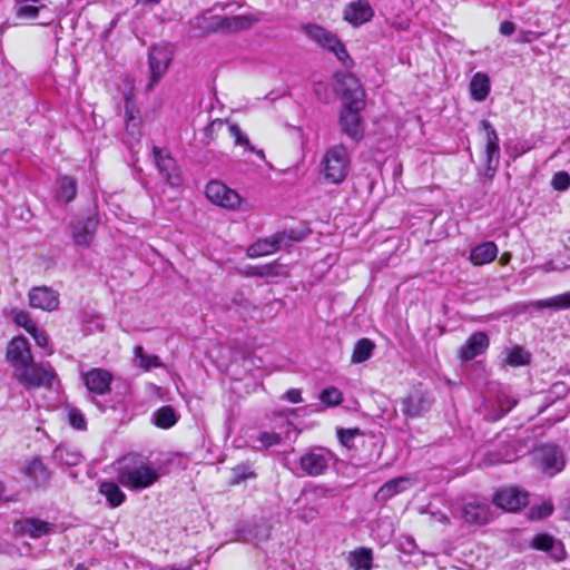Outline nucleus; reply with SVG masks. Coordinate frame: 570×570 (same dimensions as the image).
Returning <instances> with one entry per match:
<instances>
[{
  "mask_svg": "<svg viewBox=\"0 0 570 570\" xmlns=\"http://www.w3.org/2000/svg\"><path fill=\"white\" fill-rule=\"evenodd\" d=\"M410 485V479L399 476L385 482L376 492L375 500L385 502L394 495L405 491Z\"/></svg>",
  "mask_w": 570,
  "mask_h": 570,
  "instance_id": "obj_24",
  "label": "nucleus"
},
{
  "mask_svg": "<svg viewBox=\"0 0 570 570\" xmlns=\"http://www.w3.org/2000/svg\"><path fill=\"white\" fill-rule=\"evenodd\" d=\"M320 400L326 406H336L343 401V394L337 387L331 386L320 393Z\"/></svg>",
  "mask_w": 570,
  "mask_h": 570,
  "instance_id": "obj_42",
  "label": "nucleus"
},
{
  "mask_svg": "<svg viewBox=\"0 0 570 570\" xmlns=\"http://www.w3.org/2000/svg\"><path fill=\"white\" fill-rule=\"evenodd\" d=\"M485 157H487L485 163H487L488 170L495 171V169L499 165L500 146L492 145V144H485Z\"/></svg>",
  "mask_w": 570,
  "mask_h": 570,
  "instance_id": "obj_43",
  "label": "nucleus"
},
{
  "mask_svg": "<svg viewBox=\"0 0 570 570\" xmlns=\"http://www.w3.org/2000/svg\"><path fill=\"white\" fill-rule=\"evenodd\" d=\"M7 360L13 371L21 370L33 361L30 344L23 336L13 337L7 347Z\"/></svg>",
  "mask_w": 570,
  "mask_h": 570,
  "instance_id": "obj_12",
  "label": "nucleus"
},
{
  "mask_svg": "<svg viewBox=\"0 0 570 570\" xmlns=\"http://www.w3.org/2000/svg\"><path fill=\"white\" fill-rule=\"evenodd\" d=\"M269 534H271V528L267 524L262 523V524L255 525V538L258 541L267 540L269 538Z\"/></svg>",
  "mask_w": 570,
  "mask_h": 570,
  "instance_id": "obj_52",
  "label": "nucleus"
},
{
  "mask_svg": "<svg viewBox=\"0 0 570 570\" xmlns=\"http://www.w3.org/2000/svg\"><path fill=\"white\" fill-rule=\"evenodd\" d=\"M13 376L27 390L50 387L53 380V371L48 363H35L33 361L21 370L13 371Z\"/></svg>",
  "mask_w": 570,
  "mask_h": 570,
  "instance_id": "obj_4",
  "label": "nucleus"
},
{
  "mask_svg": "<svg viewBox=\"0 0 570 570\" xmlns=\"http://www.w3.org/2000/svg\"><path fill=\"white\" fill-rule=\"evenodd\" d=\"M283 236H277L272 240L265 239L259 240L247 248V255L249 257H259L274 253L281 248Z\"/></svg>",
  "mask_w": 570,
  "mask_h": 570,
  "instance_id": "obj_29",
  "label": "nucleus"
},
{
  "mask_svg": "<svg viewBox=\"0 0 570 570\" xmlns=\"http://www.w3.org/2000/svg\"><path fill=\"white\" fill-rule=\"evenodd\" d=\"M471 97L475 101H483L490 92V79L483 72H476L470 81Z\"/></svg>",
  "mask_w": 570,
  "mask_h": 570,
  "instance_id": "obj_27",
  "label": "nucleus"
},
{
  "mask_svg": "<svg viewBox=\"0 0 570 570\" xmlns=\"http://www.w3.org/2000/svg\"><path fill=\"white\" fill-rule=\"evenodd\" d=\"M533 306L538 309L543 308H552V309H566L570 308V291L562 293L560 295L547 298L539 299L533 303Z\"/></svg>",
  "mask_w": 570,
  "mask_h": 570,
  "instance_id": "obj_33",
  "label": "nucleus"
},
{
  "mask_svg": "<svg viewBox=\"0 0 570 570\" xmlns=\"http://www.w3.org/2000/svg\"><path fill=\"white\" fill-rule=\"evenodd\" d=\"M0 500L2 501H17V498L16 497H6L4 495V485L2 482H0Z\"/></svg>",
  "mask_w": 570,
  "mask_h": 570,
  "instance_id": "obj_59",
  "label": "nucleus"
},
{
  "mask_svg": "<svg viewBox=\"0 0 570 570\" xmlns=\"http://www.w3.org/2000/svg\"><path fill=\"white\" fill-rule=\"evenodd\" d=\"M553 505L551 502H543L540 505L533 507L530 511L531 519H544L552 514Z\"/></svg>",
  "mask_w": 570,
  "mask_h": 570,
  "instance_id": "obj_47",
  "label": "nucleus"
},
{
  "mask_svg": "<svg viewBox=\"0 0 570 570\" xmlns=\"http://www.w3.org/2000/svg\"><path fill=\"white\" fill-rule=\"evenodd\" d=\"M348 564L354 570H371L373 556L371 549L360 548L350 552Z\"/></svg>",
  "mask_w": 570,
  "mask_h": 570,
  "instance_id": "obj_30",
  "label": "nucleus"
},
{
  "mask_svg": "<svg viewBox=\"0 0 570 570\" xmlns=\"http://www.w3.org/2000/svg\"><path fill=\"white\" fill-rule=\"evenodd\" d=\"M68 421L70 425L77 430L86 429V420L83 414L76 407L68 409Z\"/></svg>",
  "mask_w": 570,
  "mask_h": 570,
  "instance_id": "obj_46",
  "label": "nucleus"
},
{
  "mask_svg": "<svg viewBox=\"0 0 570 570\" xmlns=\"http://www.w3.org/2000/svg\"><path fill=\"white\" fill-rule=\"evenodd\" d=\"M173 56L174 52L167 45H156L149 49L148 66L150 77L147 82V90H154L155 86L166 75Z\"/></svg>",
  "mask_w": 570,
  "mask_h": 570,
  "instance_id": "obj_5",
  "label": "nucleus"
},
{
  "mask_svg": "<svg viewBox=\"0 0 570 570\" xmlns=\"http://www.w3.org/2000/svg\"><path fill=\"white\" fill-rule=\"evenodd\" d=\"M273 265H262V266H247L242 273L245 276H257V277H271L275 275Z\"/></svg>",
  "mask_w": 570,
  "mask_h": 570,
  "instance_id": "obj_44",
  "label": "nucleus"
},
{
  "mask_svg": "<svg viewBox=\"0 0 570 570\" xmlns=\"http://www.w3.org/2000/svg\"><path fill=\"white\" fill-rule=\"evenodd\" d=\"M52 524L39 519H27L23 522V530L32 538H41L50 532Z\"/></svg>",
  "mask_w": 570,
  "mask_h": 570,
  "instance_id": "obj_35",
  "label": "nucleus"
},
{
  "mask_svg": "<svg viewBox=\"0 0 570 570\" xmlns=\"http://www.w3.org/2000/svg\"><path fill=\"white\" fill-rule=\"evenodd\" d=\"M350 154L342 144L326 150L321 161V173L330 184H341L350 169Z\"/></svg>",
  "mask_w": 570,
  "mask_h": 570,
  "instance_id": "obj_2",
  "label": "nucleus"
},
{
  "mask_svg": "<svg viewBox=\"0 0 570 570\" xmlns=\"http://www.w3.org/2000/svg\"><path fill=\"white\" fill-rule=\"evenodd\" d=\"M504 361L512 366H522L530 362V353L521 346H513L507 351Z\"/></svg>",
  "mask_w": 570,
  "mask_h": 570,
  "instance_id": "obj_39",
  "label": "nucleus"
},
{
  "mask_svg": "<svg viewBox=\"0 0 570 570\" xmlns=\"http://www.w3.org/2000/svg\"><path fill=\"white\" fill-rule=\"evenodd\" d=\"M498 246L493 242H484L471 249L470 261L473 265L489 264L495 259Z\"/></svg>",
  "mask_w": 570,
  "mask_h": 570,
  "instance_id": "obj_25",
  "label": "nucleus"
},
{
  "mask_svg": "<svg viewBox=\"0 0 570 570\" xmlns=\"http://www.w3.org/2000/svg\"><path fill=\"white\" fill-rule=\"evenodd\" d=\"M363 108H356V105L347 104L344 106L340 116V126L344 135L354 141H360L364 137V129L361 124L360 111Z\"/></svg>",
  "mask_w": 570,
  "mask_h": 570,
  "instance_id": "obj_9",
  "label": "nucleus"
},
{
  "mask_svg": "<svg viewBox=\"0 0 570 570\" xmlns=\"http://www.w3.org/2000/svg\"><path fill=\"white\" fill-rule=\"evenodd\" d=\"M99 493L106 498L110 508H117L126 500V494L115 482H101L99 485Z\"/></svg>",
  "mask_w": 570,
  "mask_h": 570,
  "instance_id": "obj_28",
  "label": "nucleus"
},
{
  "mask_svg": "<svg viewBox=\"0 0 570 570\" xmlns=\"http://www.w3.org/2000/svg\"><path fill=\"white\" fill-rule=\"evenodd\" d=\"M229 131L232 136L235 137L236 144H244L248 148V150H254V146L250 145L249 140L246 137H243L242 130L237 125H232L229 127Z\"/></svg>",
  "mask_w": 570,
  "mask_h": 570,
  "instance_id": "obj_51",
  "label": "nucleus"
},
{
  "mask_svg": "<svg viewBox=\"0 0 570 570\" xmlns=\"http://www.w3.org/2000/svg\"><path fill=\"white\" fill-rule=\"evenodd\" d=\"M481 126L487 134L485 144L499 145V136L492 125L488 120H482Z\"/></svg>",
  "mask_w": 570,
  "mask_h": 570,
  "instance_id": "obj_49",
  "label": "nucleus"
},
{
  "mask_svg": "<svg viewBox=\"0 0 570 570\" xmlns=\"http://www.w3.org/2000/svg\"><path fill=\"white\" fill-rule=\"evenodd\" d=\"M530 547L549 553L557 561L563 560L566 556L562 542L547 533L535 534L530 542Z\"/></svg>",
  "mask_w": 570,
  "mask_h": 570,
  "instance_id": "obj_19",
  "label": "nucleus"
},
{
  "mask_svg": "<svg viewBox=\"0 0 570 570\" xmlns=\"http://www.w3.org/2000/svg\"><path fill=\"white\" fill-rule=\"evenodd\" d=\"M256 472L249 463H239L232 469L230 483L236 485L248 479H255Z\"/></svg>",
  "mask_w": 570,
  "mask_h": 570,
  "instance_id": "obj_38",
  "label": "nucleus"
},
{
  "mask_svg": "<svg viewBox=\"0 0 570 570\" xmlns=\"http://www.w3.org/2000/svg\"><path fill=\"white\" fill-rule=\"evenodd\" d=\"M490 341L485 333H473L460 347L459 356L462 362H468L483 354L489 347Z\"/></svg>",
  "mask_w": 570,
  "mask_h": 570,
  "instance_id": "obj_18",
  "label": "nucleus"
},
{
  "mask_svg": "<svg viewBox=\"0 0 570 570\" xmlns=\"http://www.w3.org/2000/svg\"><path fill=\"white\" fill-rule=\"evenodd\" d=\"M283 399L287 400L291 403H301L303 401L301 390L298 389H289L284 394Z\"/></svg>",
  "mask_w": 570,
  "mask_h": 570,
  "instance_id": "obj_54",
  "label": "nucleus"
},
{
  "mask_svg": "<svg viewBox=\"0 0 570 570\" xmlns=\"http://www.w3.org/2000/svg\"><path fill=\"white\" fill-rule=\"evenodd\" d=\"M534 456L550 476L562 471L566 465L564 453L558 445L543 444L534 451Z\"/></svg>",
  "mask_w": 570,
  "mask_h": 570,
  "instance_id": "obj_7",
  "label": "nucleus"
},
{
  "mask_svg": "<svg viewBox=\"0 0 570 570\" xmlns=\"http://www.w3.org/2000/svg\"><path fill=\"white\" fill-rule=\"evenodd\" d=\"M153 156L155 165L163 178L170 186H179L181 184V177L175 159L170 157L166 150L156 146L153 148Z\"/></svg>",
  "mask_w": 570,
  "mask_h": 570,
  "instance_id": "obj_11",
  "label": "nucleus"
},
{
  "mask_svg": "<svg viewBox=\"0 0 570 570\" xmlns=\"http://www.w3.org/2000/svg\"><path fill=\"white\" fill-rule=\"evenodd\" d=\"M499 403H500V406H501V413L499 415H497V416H493L492 417L493 420L500 419L501 416H503L504 414L510 412L512 410V407L517 404L515 401H511L509 399H505L504 401L499 399Z\"/></svg>",
  "mask_w": 570,
  "mask_h": 570,
  "instance_id": "obj_53",
  "label": "nucleus"
},
{
  "mask_svg": "<svg viewBox=\"0 0 570 570\" xmlns=\"http://www.w3.org/2000/svg\"><path fill=\"white\" fill-rule=\"evenodd\" d=\"M258 21L259 19L252 14H240L233 17L215 14L212 19V29H219L222 32L234 33L250 29Z\"/></svg>",
  "mask_w": 570,
  "mask_h": 570,
  "instance_id": "obj_10",
  "label": "nucleus"
},
{
  "mask_svg": "<svg viewBox=\"0 0 570 570\" xmlns=\"http://www.w3.org/2000/svg\"><path fill=\"white\" fill-rule=\"evenodd\" d=\"M433 400L422 391H414L402 400V412L407 417H419L430 411Z\"/></svg>",
  "mask_w": 570,
  "mask_h": 570,
  "instance_id": "obj_14",
  "label": "nucleus"
},
{
  "mask_svg": "<svg viewBox=\"0 0 570 570\" xmlns=\"http://www.w3.org/2000/svg\"><path fill=\"white\" fill-rule=\"evenodd\" d=\"M53 459L61 465L76 466L82 462V455L77 450L65 445L55 449Z\"/></svg>",
  "mask_w": 570,
  "mask_h": 570,
  "instance_id": "obj_31",
  "label": "nucleus"
},
{
  "mask_svg": "<svg viewBox=\"0 0 570 570\" xmlns=\"http://www.w3.org/2000/svg\"><path fill=\"white\" fill-rule=\"evenodd\" d=\"M551 185L558 191H564L570 187V175L567 171H558L553 175Z\"/></svg>",
  "mask_w": 570,
  "mask_h": 570,
  "instance_id": "obj_45",
  "label": "nucleus"
},
{
  "mask_svg": "<svg viewBox=\"0 0 570 570\" xmlns=\"http://www.w3.org/2000/svg\"><path fill=\"white\" fill-rule=\"evenodd\" d=\"M137 125L136 124H130L128 122L127 126H126V129L128 132H130L132 136H135V129H136Z\"/></svg>",
  "mask_w": 570,
  "mask_h": 570,
  "instance_id": "obj_61",
  "label": "nucleus"
},
{
  "mask_svg": "<svg viewBox=\"0 0 570 570\" xmlns=\"http://www.w3.org/2000/svg\"><path fill=\"white\" fill-rule=\"evenodd\" d=\"M373 9L365 0L351 2L344 9V19L353 26H360L371 20Z\"/></svg>",
  "mask_w": 570,
  "mask_h": 570,
  "instance_id": "obj_21",
  "label": "nucleus"
},
{
  "mask_svg": "<svg viewBox=\"0 0 570 570\" xmlns=\"http://www.w3.org/2000/svg\"><path fill=\"white\" fill-rule=\"evenodd\" d=\"M463 518L468 523L483 525L493 519V512L487 503H468L463 508Z\"/></svg>",
  "mask_w": 570,
  "mask_h": 570,
  "instance_id": "obj_23",
  "label": "nucleus"
},
{
  "mask_svg": "<svg viewBox=\"0 0 570 570\" xmlns=\"http://www.w3.org/2000/svg\"><path fill=\"white\" fill-rule=\"evenodd\" d=\"M515 31V24L511 21H503L500 24V32L503 36H511Z\"/></svg>",
  "mask_w": 570,
  "mask_h": 570,
  "instance_id": "obj_57",
  "label": "nucleus"
},
{
  "mask_svg": "<svg viewBox=\"0 0 570 570\" xmlns=\"http://www.w3.org/2000/svg\"><path fill=\"white\" fill-rule=\"evenodd\" d=\"M134 354L139 360L140 367L150 370L151 367H161L163 364L157 355H149L140 345L135 346Z\"/></svg>",
  "mask_w": 570,
  "mask_h": 570,
  "instance_id": "obj_41",
  "label": "nucleus"
},
{
  "mask_svg": "<svg viewBox=\"0 0 570 570\" xmlns=\"http://www.w3.org/2000/svg\"><path fill=\"white\" fill-rule=\"evenodd\" d=\"M29 334L33 337L36 344L40 347H45L48 344V338L46 334L38 330L36 326V331H30Z\"/></svg>",
  "mask_w": 570,
  "mask_h": 570,
  "instance_id": "obj_55",
  "label": "nucleus"
},
{
  "mask_svg": "<svg viewBox=\"0 0 570 570\" xmlns=\"http://www.w3.org/2000/svg\"><path fill=\"white\" fill-rule=\"evenodd\" d=\"M252 153H255L259 158L264 159L265 158V154L263 150H250Z\"/></svg>",
  "mask_w": 570,
  "mask_h": 570,
  "instance_id": "obj_63",
  "label": "nucleus"
},
{
  "mask_svg": "<svg viewBox=\"0 0 570 570\" xmlns=\"http://www.w3.org/2000/svg\"><path fill=\"white\" fill-rule=\"evenodd\" d=\"M334 454L322 446L313 448L299 458V468L304 475H323L334 462Z\"/></svg>",
  "mask_w": 570,
  "mask_h": 570,
  "instance_id": "obj_6",
  "label": "nucleus"
},
{
  "mask_svg": "<svg viewBox=\"0 0 570 570\" xmlns=\"http://www.w3.org/2000/svg\"><path fill=\"white\" fill-rule=\"evenodd\" d=\"M375 348V344L370 338H361L358 340L353 348L351 362L353 364H360L367 361Z\"/></svg>",
  "mask_w": 570,
  "mask_h": 570,
  "instance_id": "obj_32",
  "label": "nucleus"
},
{
  "mask_svg": "<svg viewBox=\"0 0 570 570\" xmlns=\"http://www.w3.org/2000/svg\"><path fill=\"white\" fill-rule=\"evenodd\" d=\"M116 472L117 481L135 491L151 487L160 476L146 458L136 454L126 455L118 460Z\"/></svg>",
  "mask_w": 570,
  "mask_h": 570,
  "instance_id": "obj_1",
  "label": "nucleus"
},
{
  "mask_svg": "<svg viewBox=\"0 0 570 570\" xmlns=\"http://www.w3.org/2000/svg\"><path fill=\"white\" fill-rule=\"evenodd\" d=\"M288 236L291 239L296 240V242H298L303 238V235H296L294 230H291Z\"/></svg>",
  "mask_w": 570,
  "mask_h": 570,
  "instance_id": "obj_62",
  "label": "nucleus"
},
{
  "mask_svg": "<svg viewBox=\"0 0 570 570\" xmlns=\"http://www.w3.org/2000/svg\"><path fill=\"white\" fill-rule=\"evenodd\" d=\"M161 570H190V569H188V568H186V569H180V568H176V567H166V568H164V569H161Z\"/></svg>",
  "mask_w": 570,
  "mask_h": 570,
  "instance_id": "obj_64",
  "label": "nucleus"
},
{
  "mask_svg": "<svg viewBox=\"0 0 570 570\" xmlns=\"http://www.w3.org/2000/svg\"><path fill=\"white\" fill-rule=\"evenodd\" d=\"M258 441L262 443L263 448H271L273 445L279 444L282 438L276 432H262L258 435Z\"/></svg>",
  "mask_w": 570,
  "mask_h": 570,
  "instance_id": "obj_48",
  "label": "nucleus"
},
{
  "mask_svg": "<svg viewBox=\"0 0 570 570\" xmlns=\"http://www.w3.org/2000/svg\"><path fill=\"white\" fill-rule=\"evenodd\" d=\"M58 199L65 203L71 202L77 195V181L69 176L60 177L58 181Z\"/></svg>",
  "mask_w": 570,
  "mask_h": 570,
  "instance_id": "obj_34",
  "label": "nucleus"
},
{
  "mask_svg": "<svg viewBox=\"0 0 570 570\" xmlns=\"http://www.w3.org/2000/svg\"><path fill=\"white\" fill-rule=\"evenodd\" d=\"M97 227L95 218H81L71 224L72 237L77 245L89 246Z\"/></svg>",
  "mask_w": 570,
  "mask_h": 570,
  "instance_id": "obj_22",
  "label": "nucleus"
},
{
  "mask_svg": "<svg viewBox=\"0 0 570 570\" xmlns=\"http://www.w3.org/2000/svg\"><path fill=\"white\" fill-rule=\"evenodd\" d=\"M213 17L214 16L202 14L190 21L193 29L197 30V36L205 37L219 31V29H212Z\"/></svg>",
  "mask_w": 570,
  "mask_h": 570,
  "instance_id": "obj_40",
  "label": "nucleus"
},
{
  "mask_svg": "<svg viewBox=\"0 0 570 570\" xmlns=\"http://www.w3.org/2000/svg\"><path fill=\"white\" fill-rule=\"evenodd\" d=\"M6 316H10L12 321L19 326L23 327L28 333L30 331H36V324L30 318V315L26 311L11 308L9 311H4Z\"/></svg>",
  "mask_w": 570,
  "mask_h": 570,
  "instance_id": "obj_37",
  "label": "nucleus"
},
{
  "mask_svg": "<svg viewBox=\"0 0 570 570\" xmlns=\"http://www.w3.org/2000/svg\"><path fill=\"white\" fill-rule=\"evenodd\" d=\"M401 549L404 553L412 554L416 549V543L413 538L406 537L401 542Z\"/></svg>",
  "mask_w": 570,
  "mask_h": 570,
  "instance_id": "obj_56",
  "label": "nucleus"
},
{
  "mask_svg": "<svg viewBox=\"0 0 570 570\" xmlns=\"http://www.w3.org/2000/svg\"><path fill=\"white\" fill-rule=\"evenodd\" d=\"M542 269H543L544 272H553V271H557L558 268L553 265V263H552V262H549V263H547V264H544V265L542 266Z\"/></svg>",
  "mask_w": 570,
  "mask_h": 570,
  "instance_id": "obj_60",
  "label": "nucleus"
},
{
  "mask_svg": "<svg viewBox=\"0 0 570 570\" xmlns=\"http://www.w3.org/2000/svg\"><path fill=\"white\" fill-rule=\"evenodd\" d=\"M301 30L311 41L315 42L323 49L333 52L343 63L351 60L344 43L332 31L315 23H304L301 26Z\"/></svg>",
  "mask_w": 570,
  "mask_h": 570,
  "instance_id": "obj_3",
  "label": "nucleus"
},
{
  "mask_svg": "<svg viewBox=\"0 0 570 570\" xmlns=\"http://www.w3.org/2000/svg\"><path fill=\"white\" fill-rule=\"evenodd\" d=\"M177 422V414L171 406L165 405L155 413V424L161 429H169Z\"/></svg>",
  "mask_w": 570,
  "mask_h": 570,
  "instance_id": "obj_36",
  "label": "nucleus"
},
{
  "mask_svg": "<svg viewBox=\"0 0 570 570\" xmlns=\"http://www.w3.org/2000/svg\"><path fill=\"white\" fill-rule=\"evenodd\" d=\"M338 86L344 106L353 104L356 105V108L364 107V91L361 88L358 79L354 75H343L338 80Z\"/></svg>",
  "mask_w": 570,
  "mask_h": 570,
  "instance_id": "obj_15",
  "label": "nucleus"
},
{
  "mask_svg": "<svg viewBox=\"0 0 570 570\" xmlns=\"http://www.w3.org/2000/svg\"><path fill=\"white\" fill-rule=\"evenodd\" d=\"M494 504L505 511H518L528 504V493L511 487L499 490L494 495Z\"/></svg>",
  "mask_w": 570,
  "mask_h": 570,
  "instance_id": "obj_13",
  "label": "nucleus"
},
{
  "mask_svg": "<svg viewBox=\"0 0 570 570\" xmlns=\"http://www.w3.org/2000/svg\"><path fill=\"white\" fill-rule=\"evenodd\" d=\"M47 6L43 3H32L29 1L14 0V17L21 22H28L37 19L42 9H46Z\"/></svg>",
  "mask_w": 570,
  "mask_h": 570,
  "instance_id": "obj_26",
  "label": "nucleus"
},
{
  "mask_svg": "<svg viewBox=\"0 0 570 570\" xmlns=\"http://www.w3.org/2000/svg\"><path fill=\"white\" fill-rule=\"evenodd\" d=\"M111 382V373L102 368H92L83 374V383L87 390L96 395L109 393Z\"/></svg>",
  "mask_w": 570,
  "mask_h": 570,
  "instance_id": "obj_17",
  "label": "nucleus"
},
{
  "mask_svg": "<svg viewBox=\"0 0 570 570\" xmlns=\"http://www.w3.org/2000/svg\"><path fill=\"white\" fill-rule=\"evenodd\" d=\"M358 434V430L355 429V430H340L337 432V435H338V439L341 441V443L347 448H351L352 446V441L354 439V436Z\"/></svg>",
  "mask_w": 570,
  "mask_h": 570,
  "instance_id": "obj_50",
  "label": "nucleus"
},
{
  "mask_svg": "<svg viewBox=\"0 0 570 570\" xmlns=\"http://www.w3.org/2000/svg\"><path fill=\"white\" fill-rule=\"evenodd\" d=\"M23 474L35 488H45L50 481V471L39 458H32L23 468Z\"/></svg>",
  "mask_w": 570,
  "mask_h": 570,
  "instance_id": "obj_20",
  "label": "nucleus"
},
{
  "mask_svg": "<svg viewBox=\"0 0 570 570\" xmlns=\"http://www.w3.org/2000/svg\"><path fill=\"white\" fill-rule=\"evenodd\" d=\"M205 194L213 204L227 209L237 208L242 202L240 196L234 189L217 180L207 184Z\"/></svg>",
  "mask_w": 570,
  "mask_h": 570,
  "instance_id": "obj_8",
  "label": "nucleus"
},
{
  "mask_svg": "<svg viewBox=\"0 0 570 570\" xmlns=\"http://www.w3.org/2000/svg\"><path fill=\"white\" fill-rule=\"evenodd\" d=\"M317 515V511L314 508H306L304 509L303 518L306 520H313Z\"/></svg>",
  "mask_w": 570,
  "mask_h": 570,
  "instance_id": "obj_58",
  "label": "nucleus"
},
{
  "mask_svg": "<svg viewBox=\"0 0 570 570\" xmlns=\"http://www.w3.org/2000/svg\"><path fill=\"white\" fill-rule=\"evenodd\" d=\"M29 303L33 308L51 312L59 306V294L50 287H33L29 292Z\"/></svg>",
  "mask_w": 570,
  "mask_h": 570,
  "instance_id": "obj_16",
  "label": "nucleus"
}]
</instances>
